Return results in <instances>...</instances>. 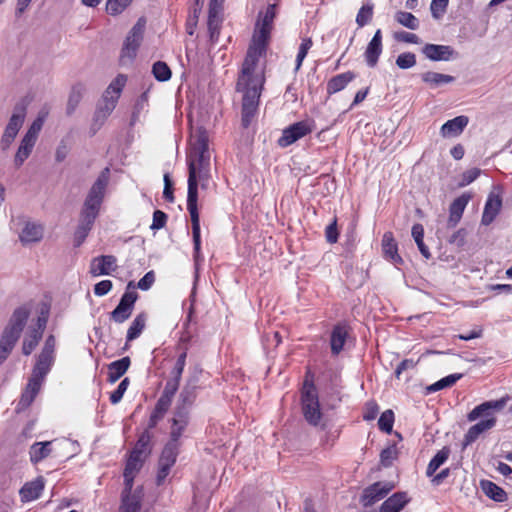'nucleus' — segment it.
<instances>
[{"instance_id":"nucleus-1","label":"nucleus","mask_w":512,"mask_h":512,"mask_svg":"<svg viewBox=\"0 0 512 512\" xmlns=\"http://www.w3.org/2000/svg\"><path fill=\"white\" fill-rule=\"evenodd\" d=\"M510 399L511 397L509 395H505L497 400L485 401L477 405L467 414V420L470 422L476 421L479 418L482 419L472 425L466 432L463 440V448L475 442L482 433L495 427L497 423L495 414L500 412Z\"/></svg>"},{"instance_id":"nucleus-2","label":"nucleus","mask_w":512,"mask_h":512,"mask_svg":"<svg viewBox=\"0 0 512 512\" xmlns=\"http://www.w3.org/2000/svg\"><path fill=\"white\" fill-rule=\"evenodd\" d=\"M192 169L194 175L199 177L202 188H205L210 177V153L208 134L203 128H199L193 137L191 150L188 155L189 173H191Z\"/></svg>"},{"instance_id":"nucleus-3","label":"nucleus","mask_w":512,"mask_h":512,"mask_svg":"<svg viewBox=\"0 0 512 512\" xmlns=\"http://www.w3.org/2000/svg\"><path fill=\"white\" fill-rule=\"evenodd\" d=\"M199 177L194 175L193 170L188 175L187 209L190 213L192 224V236L194 243V258L197 261L200 255V219L198 212V183Z\"/></svg>"},{"instance_id":"nucleus-4","label":"nucleus","mask_w":512,"mask_h":512,"mask_svg":"<svg viewBox=\"0 0 512 512\" xmlns=\"http://www.w3.org/2000/svg\"><path fill=\"white\" fill-rule=\"evenodd\" d=\"M27 106L28 102L25 99H22L14 106L12 115L0 138V148L2 151H7L17 137L26 119Z\"/></svg>"},{"instance_id":"nucleus-5","label":"nucleus","mask_w":512,"mask_h":512,"mask_svg":"<svg viewBox=\"0 0 512 512\" xmlns=\"http://www.w3.org/2000/svg\"><path fill=\"white\" fill-rule=\"evenodd\" d=\"M301 405L305 420L317 426L322 418L317 389L313 381L305 380L301 390Z\"/></svg>"},{"instance_id":"nucleus-6","label":"nucleus","mask_w":512,"mask_h":512,"mask_svg":"<svg viewBox=\"0 0 512 512\" xmlns=\"http://www.w3.org/2000/svg\"><path fill=\"white\" fill-rule=\"evenodd\" d=\"M110 181V169L104 168L97 179L89 189L85 198L82 210L99 214L101 204L104 200L105 192Z\"/></svg>"},{"instance_id":"nucleus-7","label":"nucleus","mask_w":512,"mask_h":512,"mask_svg":"<svg viewBox=\"0 0 512 512\" xmlns=\"http://www.w3.org/2000/svg\"><path fill=\"white\" fill-rule=\"evenodd\" d=\"M267 43L258 42L253 39V44L248 48L246 57L242 64L241 74L238 77L239 85H247L248 81L255 78H264L262 73H256V66L259 58L265 53Z\"/></svg>"},{"instance_id":"nucleus-8","label":"nucleus","mask_w":512,"mask_h":512,"mask_svg":"<svg viewBox=\"0 0 512 512\" xmlns=\"http://www.w3.org/2000/svg\"><path fill=\"white\" fill-rule=\"evenodd\" d=\"M47 375V372L33 367L31 376L29 377L26 387L22 391L21 397L16 405V413L19 414L25 411L33 403L40 392Z\"/></svg>"},{"instance_id":"nucleus-9","label":"nucleus","mask_w":512,"mask_h":512,"mask_svg":"<svg viewBox=\"0 0 512 512\" xmlns=\"http://www.w3.org/2000/svg\"><path fill=\"white\" fill-rule=\"evenodd\" d=\"M145 23L146 21L143 18H139L136 24L128 33L124 41V45L120 56L122 64H126L127 62H130L135 58L137 50L143 39Z\"/></svg>"},{"instance_id":"nucleus-10","label":"nucleus","mask_w":512,"mask_h":512,"mask_svg":"<svg viewBox=\"0 0 512 512\" xmlns=\"http://www.w3.org/2000/svg\"><path fill=\"white\" fill-rule=\"evenodd\" d=\"M135 284L130 281L127 284L125 293L121 296V299L116 308L110 313V318L116 323H123L130 318L134 304L138 299V293L135 291Z\"/></svg>"},{"instance_id":"nucleus-11","label":"nucleus","mask_w":512,"mask_h":512,"mask_svg":"<svg viewBox=\"0 0 512 512\" xmlns=\"http://www.w3.org/2000/svg\"><path fill=\"white\" fill-rule=\"evenodd\" d=\"M30 314L31 306L29 304H23L17 307L11 314L2 335L7 336L12 340L18 341L23 329L27 324Z\"/></svg>"},{"instance_id":"nucleus-12","label":"nucleus","mask_w":512,"mask_h":512,"mask_svg":"<svg viewBox=\"0 0 512 512\" xmlns=\"http://www.w3.org/2000/svg\"><path fill=\"white\" fill-rule=\"evenodd\" d=\"M179 450L180 444L167 442L164 446L158 461V473L156 477V484L158 486L162 485L166 477L169 475L171 468L176 463Z\"/></svg>"},{"instance_id":"nucleus-13","label":"nucleus","mask_w":512,"mask_h":512,"mask_svg":"<svg viewBox=\"0 0 512 512\" xmlns=\"http://www.w3.org/2000/svg\"><path fill=\"white\" fill-rule=\"evenodd\" d=\"M311 132L312 127L307 121L296 122L283 130L282 136L278 139V145L283 148L288 147Z\"/></svg>"},{"instance_id":"nucleus-14","label":"nucleus","mask_w":512,"mask_h":512,"mask_svg":"<svg viewBox=\"0 0 512 512\" xmlns=\"http://www.w3.org/2000/svg\"><path fill=\"white\" fill-rule=\"evenodd\" d=\"M275 10L276 5L269 4L266 8V11L259 14V20L256 24V31L253 35L255 41L267 43L270 36L272 23L276 16Z\"/></svg>"},{"instance_id":"nucleus-15","label":"nucleus","mask_w":512,"mask_h":512,"mask_svg":"<svg viewBox=\"0 0 512 512\" xmlns=\"http://www.w3.org/2000/svg\"><path fill=\"white\" fill-rule=\"evenodd\" d=\"M55 346V336L49 335L41 352L37 355L36 363L33 367L49 373L55 361Z\"/></svg>"},{"instance_id":"nucleus-16","label":"nucleus","mask_w":512,"mask_h":512,"mask_svg":"<svg viewBox=\"0 0 512 512\" xmlns=\"http://www.w3.org/2000/svg\"><path fill=\"white\" fill-rule=\"evenodd\" d=\"M263 83L264 78H255L248 81L247 85H239V81H237V91L243 92L242 104L258 107Z\"/></svg>"},{"instance_id":"nucleus-17","label":"nucleus","mask_w":512,"mask_h":512,"mask_svg":"<svg viewBox=\"0 0 512 512\" xmlns=\"http://www.w3.org/2000/svg\"><path fill=\"white\" fill-rule=\"evenodd\" d=\"M393 488L394 486L390 483L376 482L363 491L361 503L365 507L372 506L383 499Z\"/></svg>"},{"instance_id":"nucleus-18","label":"nucleus","mask_w":512,"mask_h":512,"mask_svg":"<svg viewBox=\"0 0 512 512\" xmlns=\"http://www.w3.org/2000/svg\"><path fill=\"white\" fill-rule=\"evenodd\" d=\"M98 214L81 210L79 224L74 234V246L79 247L88 236Z\"/></svg>"},{"instance_id":"nucleus-19","label":"nucleus","mask_w":512,"mask_h":512,"mask_svg":"<svg viewBox=\"0 0 512 512\" xmlns=\"http://www.w3.org/2000/svg\"><path fill=\"white\" fill-rule=\"evenodd\" d=\"M189 423V411L185 408H176L172 420L170 440L168 442L180 444L179 439Z\"/></svg>"},{"instance_id":"nucleus-20","label":"nucleus","mask_w":512,"mask_h":512,"mask_svg":"<svg viewBox=\"0 0 512 512\" xmlns=\"http://www.w3.org/2000/svg\"><path fill=\"white\" fill-rule=\"evenodd\" d=\"M117 259L113 255H101L92 259L90 273L93 276L109 275L117 269Z\"/></svg>"},{"instance_id":"nucleus-21","label":"nucleus","mask_w":512,"mask_h":512,"mask_svg":"<svg viewBox=\"0 0 512 512\" xmlns=\"http://www.w3.org/2000/svg\"><path fill=\"white\" fill-rule=\"evenodd\" d=\"M422 53L432 61H448L457 55L451 46L437 44H426Z\"/></svg>"},{"instance_id":"nucleus-22","label":"nucleus","mask_w":512,"mask_h":512,"mask_svg":"<svg viewBox=\"0 0 512 512\" xmlns=\"http://www.w3.org/2000/svg\"><path fill=\"white\" fill-rule=\"evenodd\" d=\"M501 207V197L495 193H490L485 203L481 224L485 226L490 225L499 214Z\"/></svg>"},{"instance_id":"nucleus-23","label":"nucleus","mask_w":512,"mask_h":512,"mask_svg":"<svg viewBox=\"0 0 512 512\" xmlns=\"http://www.w3.org/2000/svg\"><path fill=\"white\" fill-rule=\"evenodd\" d=\"M45 486V479L42 476L35 480L26 482L20 489V497L22 502H30L40 497Z\"/></svg>"},{"instance_id":"nucleus-24","label":"nucleus","mask_w":512,"mask_h":512,"mask_svg":"<svg viewBox=\"0 0 512 512\" xmlns=\"http://www.w3.org/2000/svg\"><path fill=\"white\" fill-rule=\"evenodd\" d=\"M109 93L110 91H104L95 112V121H99L100 124H102L107 119V117L113 112L117 105V97L109 96Z\"/></svg>"},{"instance_id":"nucleus-25","label":"nucleus","mask_w":512,"mask_h":512,"mask_svg":"<svg viewBox=\"0 0 512 512\" xmlns=\"http://www.w3.org/2000/svg\"><path fill=\"white\" fill-rule=\"evenodd\" d=\"M382 53V34L381 30L378 29L370 42L368 43V46L365 51V58L368 66L375 67L379 56Z\"/></svg>"},{"instance_id":"nucleus-26","label":"nucleus","mask_w":512,"mask_h":512,"mask_svg":"<svg viewBox=\"0 0 512 512\" xmlns=\"http://www.w3.org/2000/svg\"><path fill=\"white\" fill-rule=\"evenodd\" d=\"M468 202L469 196L461 195L450 204L449 218L447 221V227L449 229L456 227V225L459 223Z\"/></svg>"},{"instance_id":"nucleus-27","label":"nucleus","mask_w":512,"mask_h":512,"mask_svg":"<svg viewBox=\"0 0 512 512\" xmlns=\"http://www.w3.org/2000/svg\"><path fill=\"white\" fill-rule=\"evenodd\" d=\"M468 124V117L466 116H457L451 120H448L441 127V135L443 137H455L462 133L464 128Z\"/></svg>"},{"instance_id":"nucleus-28","label":"nucleus","mask_w":512,"mask_h":512,"mask_svg":"<svg viewBox=\"0 0 512 512\" xmlns=\"http://www.w3.org/2000/svg\"><path fill=\"white\" fill-rule=\"evenodd\" d=\"M408 502L406 492H396L383 502L380 512H400Z\"/></svg>"},{"instance_id":"nucleus-29","label":"nucleus","mask_w":512,"mask_h":512,"mask_svg":"<svg viewBox=\"0 0 512 512\" xmlns=\"http://www.w3.org/2000/svg\"><path fill=\"white\" fill-rule=\"evenodd\" d=\"M131 360L125 356L119 360L113 361L108 365V382L115 383L128 370Z\"/></svg>"},{"instance_id":"nucleus-30","label":"nucleus","mask_w":512,"mask_h":512,"mask_svg":"<svg viewBox=\"0 0 512 512\" xmlns=\"http://www.w3.org/2000/svg\"><path fill=\"white\" fill-rule=\"evenodd\" d=\"M142 488H137L132 495H122L121 512H139L141 509Z\"/></svg>"},{"instance_id":"nucleus-31","label":"nucleus","mask_w":512,"mask_h":512,"mask_svg":"<svg viewBox=\"0 0 512 512\" xmlns=\"http://www.w3.org/2000/svg\"><path fill=\"white\" fill-rule=\"evenodd\" d=\"M354 78L355 74L351 71L332 77L327 83V93L331 95L343 90Z\"/></svg>"},{"instance_id":"nucleus-32","label":"nucleus","mask_w":512,"mask_h":512,"mask_svg":"<svg viewBox=\"0 0 512 512\" xmlns=\"http://www.w3.org/2000/svg\"><path fill=\"white\" fill-rule=\"evenodd\" d=\"M480 488L487 497L495 502H504L508 498L504 489L490 480H481Z\"/></svg>"},{"instance_id":"nucleus-33","label":"nucleus","mask_w":512,"mask_h":512,"mask_svg":"<svg viewBox=\"0 0 512 512\" xmlns=\"http://www.w3.org/2000/svg\"><path fill=\"white\" fill-rule=\"evenodd\" d=\"M382 250L386 258L394 263H402V258L398 254L397 243L391 232H386L382 240Z\"/></svg>"},{"instance_id":"nucleus-34","label":"nucleus","mask_w":512,"mask_h":512,"mask_svg":"<svg viewBox=\"0 0 512 512\" xmlns=\"http://www.w3.org/2000/svg\"><path fill=\"white\" fill-rule=\"evenodd\" d=\"M43 237V227L36 223H27L21 234L20 240L23 244L38 242Z\"/></svg>"},{"instance_id":"nucleus-35","label":"nucleus","mask_w":512,"mask_h":512,"mask_svg":"<svg viewBox=\"0 0 512 512\" xmlns=\"http://www.w3.org/2000/svg\"><path fill=\"white\" fill-rule=\"evenodd\" d=\"M348 332L345 326L336 325L331 333V351L333 354L338 355L340 351L343 349L344 343L346 341Z\"/></svg>"},{"instance_id":"nucleus-36","label":"nucleus","mask_w":512,"mask_h":512,"mask_svg":"<svg viewBox=\"0 0 512 512\" xmlns=\"http://www.w3.org/2000/svg\"><path fill=\"white\" fill-rule=\"evenodd\" d=\"M51 443V441L34 443L29 450L30 461L33 464H37L47 458L52 451L50 448Z\"/></svg>"},{"instance_id":"nucleus-37","label":"nucleus","mask_w":512,"mask_h":512,"mask_svg":"<svg viewBox=\"0 0 512 512\" xmlns=\"http://www.w3.org/2000/svg\"><path fill=\"white\" fill-rule=\"evenodd\" d=\"M35 144L36 142L30 139L24 137L21 139L16 154L14 156V164L17 168L22 166L25 160L28 159V157L32 153Z\"/></svg>"},{"instance_id":"nucleus-38","label":"nucleus","mask_w":512,"mask_h":512,"mask_svg":"<svg viewBox=\"0 0 512 512\" xmlns=\"http://www.w3.org/2000/svg\"><path fill=\"white\" fill-rule=\"evenodd\" d=\"M421 79L423 82L429 84L431 87H438L443 84H450L455 80V78L451 75H446L432 71H428L421 74Z\"/></svg>"},{"instance_id":"nucleus-39","label":"nucleus","mask_w":512,"mask_h":512,"mask_svg":"<svg viewBox=\"0 0 512 512\" xmlns=\"http://www.w3.org/2000/svg\"><path fill=\"white\" fill-rule=\"evenodd\" d=\"M42 337L40 332L29 328L22 342V353L29 356L38 346Z\"/></svg>"},{"instance_id":"nucleus-40","label":"nucleus","mask_w":512,"mask_h":512,"mask_svg":"<svg viewBox=\"0 0 512 512\" xmlns=\"http://www.w3.org/2000/svg\"><path fill=\"white\" fill-rule=\"evenodd\" d=\"M146 320L147 315L144 312L135 317L127 331V342L133 341L141 335L145 328Z\"/></svg>"},{"instance_id":"nucleus-41","label":"nucleus","mask_w":512,"mask_h":512,"mask_svg":"<svg viewBox=\"0 0 512 512\" xmlns=\"http://www.w3.org/2000/svg\"><path fill=\"white\" fill-rule=\"evenodd\" d=\"M449 455H450L449 447L445 446L441 450H439L435 454V456L430 460V462L427 466L426 475L428 477L433 476L435 474V472L437 471V469L447 461V459L449 458Z\"/></svg>"},{"instance_id":"nucleus-42","label":"nucleus","mask_w":512,"mask_h":512,"mask_svg":"<svg viewBox=\"0 0 512 512\" xmlns=\"http://www.w3.org/2000/svg\"><path fill=\"white\" fill-rule=\"evenodd\" d=\"M85 92V87L83 84L78 83L74 85L70 91L68 101H67V107H66V113L67 115H71L76 110L78 104L80 103L83 94Z\"/></svg>"},{"instance_id":"nucleus-43","label":"nucleus","mask_w":512,"mask_h":512,"mask_svg":"<svg viewBox=\"0 0 512 512\" xmlns=\"http://www.w3.org/2000/svg\"><path fill=\"white\" fill-rule=\"evenodd\" d=\"M411 234H412V237L414 238L422 256L426 259H429L431 257V253L429 251V248L425 245V243L423 241V237H424L423 226L419 223L414 224L412 227Z\"/></svg>"},{"instance_id":"nucleus-44","label":"nucleus","mask_w":512,"mask_h":512,"mask_svg":"<svg viewBox=\"0 0 512 512\" xmlns=\"http://www.w3.org/2000/svg\"><path fill=\"white\" fill-rule=\"evenodd\" d=\"M196 399V386L194 385H185L180 392L179 402L180 405L177 408H188L194 403Z\"/></svg>"},{"instance_id":"nucleus-45","label":"nucleus","mask_w":512,"mask_h":512,"mask_svg":"<svg viewBox=\"0 0 512 512\" xmlns=\"http://www.w3.org/2000/svg\"><path fill=\"white\" fill-rule=\"evenodd\" d=\"M463 377V374L461 373H455L450 374L439 381L435 382L434 384L427 387V391L429 393L436 392L444 388H448L453 386L459 379Z\"/></svg>"},{"instance_id":"nucleus-46","label":"nucleus","mask_w":512,"mask_h":512,"mask_svg":"<svg viewBox=\"0 0 512 512\" xmlns=\"http://www.w3.org/2000/svg\"><path fill=\"white\" fill-rule=\"evenodd\" d=\"M396 21L402 26L416 30L419 27V20L410 12L398 11L395 14Z\"/></svg>"},{"instance_id":"nucleus-47","label":"nucleus","mask_w":512,"mask_h":512,"mask_svg":"<svg viewBox=\"0 0 512 512\" xmlns=\"http://www.w3.org/2000/svg\"><path fill=\"white\" fill-rule=\"evenodd\" d=\"M152 73L154 77L161 82L168 81L172 75L169 66L162 61H157L153 64Z\"/></svg>"},{"instance_id":"nucleus-48","label":"nucleus","mask_w":512,"mask_h":512,"mask_svg":"<svg viewBox=\"0 0 512 512\" xmlns=\"http://www.w3.org/2000/svg\"><path fill=\"white\" fill-rule=\"evenodd\" d=\"M398 457V449L396 444H392L387 448L383 449L380 453V464L383 467H390L393 461Z\"/></svg>"},{"instance_id":"nucleus-49","label":"nucleus","mask_w":512,"mask_h":512,"mask_svg":"<svg viewBox=\"0 0 512 512\" xmlns=\"http://www.w3.org/2000/svg\"><path fill=\"white\" fill-rule=\"evenodd\" d=\"M133 0H107L106 11L111 16L121 14Z\"/></svg>"},{"instance_id":"nucleus-50","label":"nucleus","mask_w":512,"mask_h":512,"mask_svg":"<svg viewBox=\"0 0 512 512\" xmlns=\"http://www.w3.org/2000/svg\"><path fill=\"white\" fill-rule=\"evenodd\" d=\"M127 82V77L124 74H118L116 78L108 85L105 91H110L109 96H116L117 100L120 98L123 88Z\"/></svg>"},{"instance_id":"nucleus-51","label":"nucleus","mask_w":512,"mask_h":512,"mask_svg":"<svg viewBox=\"0 0 512 512\" xmlns=\"http://www.w3.org/2000/svg\"><path fill=\"white\" fill-rule=\"evenodd\" d=\"M222 18L220 15L208 14V31L211 42H216L220 33Z\"/></svg>"},{"instance_id":"nucleus-52","label":"nucleus","mask_w":512,"mask_h":512,"mask_svg":"<svg viewBox=\"0 0 512 512\" xmlns=\"http://www.w3.org/2000/svg\"><path fill=\"white\" fill-rule=\"evenodd\" d=\"M393 424L394 412L391 409H388L381 414L378 420L379 429L387 434H390L393 429Z\"/></svg>"},{"instance_id":"nucleus-53","label":"nucleus","mask_w":512,"mask_h":512,"mask_svg":"<svg viewBox=\"0 0 512 512\" xmlns=\"http://www.w3.org/2000/svg\"><path fill=\"white\" fill-rule=\"evenodd\" d=\"M373 16V4H365L363 5L360 10L358 11V14L356 16V23L359 27H364L367 25Z\"/></svg>"},{"instance_id":"nucleus-54","label":"nucleus","mask_w":512,"mask_h":512,"mask_svg":"<svg viewBox=\"0 0 512 512\" xmlns=\"http://www.w3.org/2000/svg\"><path fill=\"white\" fill-rule=\"evenodd\" d=\"M150 441H151V435L146 430L140 435V437H139L138 441L136 442L135 447L133 448L131 453L142 457V455L147 452Z\"/></svg>"},{"instance_id":"nucleus-55","label":"nucleus","mask_w":512,"mask_h":512,"mask_svg":"<svg viewBox=\"0 0 512 512\" xmlns=\"http://www.w3.org/2000/svg\"><path fill=\"white\" fill-rule=\"evenodd\" d=\"M17 341L2 335L0 339V365L8 358Z\"/></svg>"},{"instance_id":"nucleus-56","label":"nucleus","mask_w":512,"mask_h":512,"mask_svg":"<svg viewBox=\"0 0 512 512\" xmlns=\"http://www.w3.org/2000/svg\"><path fill=\"white\" fill-rule=\"evenodd\" d=\"M142 463L143 459L141 456L130 453V456L126 462L124 473L136 475V473L141 469Z\"/></svg>"},{"instance_id":"nucleus-57","label":"nucleus","mask_w":512,"mask_h":512,"mask_svg":"<svg viewBox=\"0 0 512 512\" xmlns=\"http://www.w3.org/2000/svg\"><path fill=\"white\" fill-rule=\"evenodd\" d=\"M416 55L412 52H405L400 54L396 59V65L400 69H409L415 66Z\"/></svg>"},{"instance_id":"nucleus-58","label":"nucleus","mask_w":512,"mask_h":512,"mask_svg":"<svg viewBox=\"0 0 512 512\" xmlns=\"http://www.w3.org/2000/svg\"><path fill=\"white\" fill-rule=\"evenodd\" d=\"M313 42L311 38H305L303 39L302 43L300 44L299 51L296 57V67L295 70H299L303 60L305 59L309 49L312 47Z\"/></svg>"},{"instance_id":"nucleus-59","label":"nucleus","mask_w":512,"mask_h":512,"mask_svg":"<svg viewBox=\"0 0 512 512\" xmlns=\"http://www.w3.org/2000/svg\"><path fill=\"white\" fill-rule=\"evenodd\" d=\"M258 107L253 105L242 104V118L241 123L244 128H248L252 122V119L257 113Z\"/></svg>"},{"instance_id":"nucleus-60","label":"nucleus","mask_w":512,"mask_h":512,"mask_svg":"<svg viewBox=\"0 0 512 512\" xmlns=\"http://www.w3.org/2000/svg\"><path fill=\"white\" fill-rule=\"evenodd\" d=\"M449 0H432L430 10L433 18L440 19L446 12Z\"/></svg>"},{"instance_id":"nucleus-61","label":"nucleus","mask_w":512,"mask_h":512,"mask_svg":"<svg viewBox=\"0 0 512 512\" xmlns=\"http://www.w3.org/2000/svg\"><path fill=\"white\" fill-rule=\"evenodd\" d=\"M129 383H130L129 379L124 378L118 385L117 389L111 393L110 401L112 404H117L121 401L124 393L126 392L128 386H129Z\"/></svg>"},{"instance_id":"nucleus-62","label":"nucleus","mask_w":512,"mask_h":512,"mask_svg":"<svg viewBox=\"0 0 512 512\" xmlns=\"http://www.w3.org/2000/svg\"><path fill=\"white\" fill-rule=\"evenodd\" d=\"M378 413H379L378 404L373 400L368 401L364 407L363 419L365 421H372L377 417Z\"/></svg>"},{"instance_id":"nucleus-63","label":"nucleus","mask_w":512,"mask_h":512,"mask_svg":"<svg viewBox=\"0 0 512 512\" xmlns=\"http://www.w3.org/2000/svg\"><path fill=\"white\" fill-rule=\"evenodd\" d=\"M42 127L43 124H41V119H35L23 137L36 142Z\"/></svg>"},{"instance_id":"nucleus-64","label":"nucleus","mask_w":512,"mask_h":512,"mask_svg":"<svg viewBox=\"0 0 512 512\" xmlns=\"http://www.w3.org/2000/svg\"><path fill=\"white\" fill-rule=\"evenodd\" d=\"M186 357H187L186 351L182 352L178 356V358L176 360V363H175V366H174V368H173V370L171 372L173 378L181 380L182 373H183V370H184V367H185V363H186Z\"/></svg>"}]
</instances>
